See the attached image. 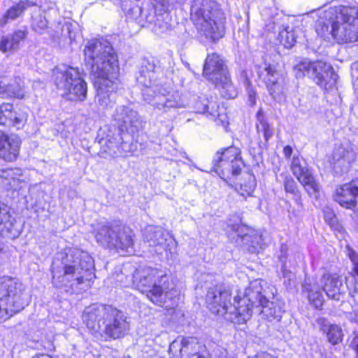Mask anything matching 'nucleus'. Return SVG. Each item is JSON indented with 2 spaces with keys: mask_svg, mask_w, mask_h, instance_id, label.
Segmentation results:
<instances>
[{
  "mask_svg": "<svg viewBox=\"0 0 358 358\" xmlns=\"http://www.w3.org/2000/svg\"><path fill=\"white\" fill-rule=\"evenodd\" d=\"M324 219L327 222H328L329 224L332 225L335 222L336 217L333 212H331L330 210H324Z\"/></svg>",
  "mask_w": 358,
  "mask_h": 358,
  "instance_id": "6e6d98bb",
  "label": "nucleus"
},
{
  "mask_svg": "<svg viewBox=\"0 0 358 358\" xmlns=\"http://www.w3.org/2000/svg\"><path fill=\"white\" fill-rule=\"evenodd\" d=\"M134 231L129 227L117 225L110 248L120 253L131 254L134 252Z\"/></svg>",
  "mask_w": 358,
  "mask_h": 358,
  "instance_id": "aec40b11",
  "label": "nucleus"
},
{
  "mask_svg": "<svg viewBox=\"0 0 358 358\" xmlns=\"http://www.w3.org/2000/svg\"><path fill=\"white\" fill-rule=\"evenodd\" d=\"M317 323L320 325V329L327 334L328 341L331 344L336 345L342 341L343 334L339 326L329 324L323 317L318 318Z\"/></svg>",
  "mask_w": 358,
  "mask_h": 358,
  "instance_id": "bb28decb",
  "label": "nucleus"
},
{
  "mask_svg": "<svg viewBox=\"0 0 358 358\" xmlns=\"http://www.w3.org/2000/svg\"><path fill=\"white\" fill-rule=\"evenodd\" d=\"M1 224H3L5 227H8L6 223H1Z\"/></svg>",
  "mask_w": 358,
  "mask_h": 358,
  "instance_id": "69168bd1",
  "label": "nucleus"
},
{
  "mask_svg": "<svg viewBox=\"0 0 358 358\" xmlns=\"http://www.w3.org/2000/svg\"><path fill=\"white\" fill-rule=\"evenodd\" d=\"M311 78L321 87L327 89L336 84L337 75L332 66L322 61L313 62L312 67Z\"/></svg>",
  "mask_w": 358,
  "mask_h": 358,
  "instance_id": "6ab92c4d",
  "label": "nucleus"
},
{
  "mask_svg": "<svg viewBox=\"0 0 358 358\" xmlns=\"http://www.w3.org/2000/svg\"><path fill=\"white\" fill-rule=\"evenodd\" d=\"M0 178L2 184L9 189H20L27 182V177L20 168H10L2 170Z\"/></svg>",
  "mask_w": 358,
  "mask_h": 358,
  "instance_id": "412c9836",
  "label": "nucleus"
},
{
  "mask_svg": "<svg viewBox=\"0 0 358 358\" xmlns=\"http://www.w3.org/2000/svg\"><path fill=\"white\" fill-rule=\"evenodd\" d=\"M62 271L53 262L52 266V282L57 287H76L85 280L92 279L93 261L87 253L74 249L66 255L62 261Z\"/></svg>",
  "mask_w": 358,
  "mask_h": 358,
  "instance_id": "20e7f679",
  "label": "nucleus"
},
{
  "mask_svg": "<svg viewBox=\"0 0 358 358\" xmlns=\"http://www.w3.org/2000/svg\"><path fill=\"white\" fill-rule=\"evenodd\" d=\"M288 248L286 245L282 244L280 247V254L279 255V260L282 263V273L284 278H290L291 273L286 269L287 259Z\"/></svg>",
  "mask_w": 358,
  "mask_h": 358,
  "instance_id": "49530a36",
  "label": "nucleus"
},
{
  "mask_svg": "<svg viewBox=\"0 0 358 358\" xmlns=\"http://www.w3.org/2000/svg\"><path fill=\"white\" fill-rule=\"evenodd\" d=\"M322 289L328 297L338 301L343 292V282L336 275L324 273L322 278Z\"/></svg>",
  "mask_w": 358,
  "mask_h": 358,
  "instance_id": "4be33fe9",
  "label": "nucleus"
},
{
  "mask_svg": "<svg viewBox=\"0 0 358 358\" xmlns=\"http://www.w3.org/2000/svg\"><path fill=\"white\" fill-rule=\"evenodd\" d=\"M284 187L286 192L290 193L294 196H297V185L293 178H292L291 177L286 178L284 182Z\"/></svg>",
  "mask_w": 358,
  "mask_h": 358,
  "instance_id": "3c124183",
  "label": "nucleus"
},
{
  "mask_svg": "<svg viewBox=\"0 0 358 358\" xmlns=\"http://www.w3.org/2000/svg\"><path fill=\"white\" fill-rule=\"evenodd\" d=\"M17 50L10 35L3 36L0 40V51L3 53Z\"/></svg>",
  "mask_w": 358,
  "mask_h": 358,
  "instance_id": "de8ad7c7",
  "label": "nucleus"
},
{
  "mask_svg": "<svg viewBox=\"0 0 358 358\" xmlns=\"http://www.w3.org/2000/svg\"><path fill=\"white\" fill-rule=\"evenodd\" d=\"M109 132L111 134L106 135V143H108V147L110 150L117 148L120 153H127L131 151L130 149H127L129 146L127 143L122 141L119 130L114 127L109 129Z\"/></svg>",
  "mask_w": 358,
  "mask_h": 358,
  "instance_id": "c85d7f7f",
  "label": "nucleus"
},
{
  "mask_svg": "<svg viewBox=\"0 0 358 358\" xmlns=\"http://www.w3.org/2000/svg\"><path fill=\"white\" fill-rule=\"evenodd\" d=\"M27 33L26 31L17 30L15 31L13 34L10 35L17 50L19 48L20 43L24 40V38L27 37Z\"/></svg>",
  "mask_w": 358,
  "mask_h": 358,
  "instance_id": "603ef678",
  "label": "nucleus"
},
{
  "mask_svg": "<svg viewBox=\"0 0 358 358\" xmlns=\"http://www.w3.org/2000/svg\"><path fill=\"white\" fill-rule=\"evenodd\" d=\"M152 92L150 89H147L145 92V101L151 104L154 109L166 113L171 109L185 108L188 105L185 97L178 92L166 96L162 87L156 94H152Z\"/></svg>",
  "mask_w": 358,
  "mask_h": 358,
  "instance_id": "1a4fd4ad",
  "label": "nucleus"
},
{
  "mask_svg": "<svg viewBox=\"0 0 358 358\" xmlns=\"http://www.w3.org/2000/svg\"><path fill=\"white\" fill-rule=\"evenodd\" d=\"M256 127L258 133H263L266 141H268L273 134V129L266 122L262 109L257 113Z\"/></svg>",
  "mask_w": 358,
  "mask_h": 358,
  "instance_id": "ea45409f",
  "label": "nucleus"
},
{
  "mask_svg": "<svg viewBox=\"0 0 358 358\" xmlns=\"http://www.w3.org/2000/svg\"><path fill=\"white\" fill-rule=\"evenodd\" d=\"M316 32L321 37L331 36L338 43L358 40V6H331L320 11Z\"/></svg>",
  "mask_w": 358,
  "mask_h": 358,
  "instance_id": "f03ea898",
  "label": "nucleus"
},
{
  "mask_svg": "<svg viewBox=\"0 0 358 358\" xmlns=\"http://www.w3.org/2000/svg\"><path fill=\"white\" fill-rule=\"evenodd\" d=\"M206 103L200 107L199 103H197L196 108L199 113H208L215 121L220 120L224 122L226 120L224 113H222V108H220L219 104L214 101H206Z\"/></svg>",
  "mask_w": 358,
  "mask_h": 358,
  "instance_id": "473e14b6",
  "label": "nucleus"
},
{
  "mask_svg": "<svg viewBox=\"0 0 358 358\" xmlns=\"http://www.w3.org/2000/svg\"><path fill=\"white\" fill-rule=\"evenodd\" d=\"M3 216L6 217H8V215L5 214Z\"/></svg>",
  "mask_w": 358,
  "mask_h": 358,
  "instance_id": "338daca9",
  "label": "nucleus"
},
{
  "mask_svg": "<svg viewBox=\"0 0 358 358\" xmlns=\"http://www.w3.org/2000/svg\"><path fill=\"white\" fill-rule=\"evenodd\" d=\"M291 169L294 176L303 186L310 195H315L320 192V185L316 182L311 172L308 169L306 162L299 157H294Z\"/></svg>",
  "mask_w": 358,
  "mask_h": 358,
  "instance_id": "4468645a",
  "label": "nucleus"
},
{
  "mask_svg": "<svg viewBox=\"0 0 358 358\" xmlns=\"http://www.w3.org/2000/svg\"><path fill=\"white\" fill-rule=\"evenodd\" d=\"M355 318H351V320H354L356 322H358V311L357 310H355Z\"/></svg>",
  "mask_w": 358,
  "mask_h": 358,
  "instance_id": "bf43d9fd",
  "label": "nucleus"
},
{
  "mask_svg": "<svg viewBox=\"0 0 358 358\" xmlns=\"http://www.w3.org/2000/svg\"><path fill=\"white\" fill-rule=\"evenodd\" d=\"M55 83L62 96L71 101H84L87 97V83L78 68L62 66L53 71Z\"/></svg>",
  "mask_w": 358,
  "mask_h": 358,
  "instance_id": "423d86ee",
  "label": "nucleus"
},
{
  "mask_svg": "<svg viewBox=\"0 0 358 358\" xmlns=\"http://www.w3.org/2000/svg\"><path fill=\"white\" fill-rule=\"evenodd\" d=\"M113 119L121 130H125L131 134L137 132L143 127V122L138 113L129 107L124 106L117 107L113 115Z\"/></svg>",
  "mask_w": 358,
  "mask_h": 358,
  "instance_id": "dca6fc26",
  "label": "nucleus"
},
{
  "mask_svg": "<svg viewBox=\"0 0 358 358\" xmlns=\"http://www.w3.org/2000/svg\"><path fill=\"white\" fill-rule=\"evenodd\" d=\"M303 292L308 293L309 302L315 308H320L323 304V296L318 287L315 284H312L310 278H306L303 285Z\"/></svg>",
  "mask_w": 358,
  "mask_h": 358,
  "instance_id": "c756f323",
  "label": "nucleus"
},
{
  "mask_svg": "<svg viewBox=\"0 0 358 358\" xmlns=\"http://www.w3.org/2000/svg\"><path fill=\"white\" fill-rule=\"evenodd\" d=\"M31 26L34 31L43 34L48 27V22L45 13L41 10L35 12L31 17Z\"/></svg>",
  "mask_w": 358,
  "mask_h": 358,
  "instance_id": "58836bf2",
  "label": "nucleus"
},
{
  "mask_svg": "<svg viewBox=\"0 0 358 358\" xmlns=\"http://www.w3.org/2000/svg\"><path fill=\"white\" fill-rule=\"evenodd\" d=\"M259 77L265 82L270 94L274 98L281 92V87L278 84L279 74L273 66L266 63L264 64V66L259 71Z\"/></svg>",
  "mask_w": 358,
  "mask_h": 358,
  "instance_id": "5701e85b",
  "label": "nucleus"
},
{
  "mask_svg": "<svg viewBox=\"0 0 358 358\" xmlns=\"http://www.w3.org/2000/svg\"><path fill=\"white\" fill-rule=\"evenodd\" d=\"M260 308L259 311L262 318L272 322L273 320L279 321L282 317L281 308L273 302L269 301L266 299V302L261 303L258 305Z\"/></svg>",
  "mask_w": 358,
  "mask_h": 358,
  "instance_id": "7c9ffc66",
  "label": "nucleus"
},
{
  "mask_svg": "<svg viewBox=\"0 0 358 358\" xmlns=\"http://www.w3.org/2000/svg\"><path fill=\"white\" fill-rule=\"evenodd\" d=\"M21 139L16 135H8L6 143L3 144V150L1 152V159L12 162L16 161L20 154Z\"/></svg>",
  "mask_w": 358,
  "mask_h": 358,
  "instance_id": "a878e982",
  "label": "nucleus"
},
{
  "mask_svg": "<svg viewBox=\"0 0 358 358\" xmlns=\"http://www.w3.org/2000/svg\"><path fill=\"white\" fill-rule=\"evenodd\" d=\"M110 306L94 304L83 311V321L87 327L94 333L102 332Z\"/></svg>",
  "mask_w": 358,
  "mask_h": 358,
  "instance_id": "2eb2a0df",
  "label": "nucleus"
},
{
  "mask_svg": "<svg viewBox=\"0 0 358 358\" xmlns=\"http://www.w3.org/2000/svg\"><path fill=\"white\" fill-rule=\"evenodd\" d=\"M31 6L28 1H21L10 7L0 19V27L5 26L8 20H14L20 17L24 10Z\"/></svg>",
  "mask_w": 358,
  "mask_h": 358,
  "instance_id": "72a5a7b5",
  "label": "nucleus"
},
{
  "mask_svg": "<svg viewBox=\"0 0 358 358\" xmlns=\"http://www.w3.org/2000/svg\"><path fill=\"white\" fill-rule=\"evenodd\" d=\"M199 343L193 338L178 337L169 346L171 358H206L199 353Z\"/></svg>",
  "mask_w": 358,
  "mask_h": 358,
  "instance_id": "ddd939ff",
  "label": "nucleus"
},
{
  "mask_svg": "<svg viewBox=\"0 0 358 358\" xmlns=\"http://www.w3.org/2000/svg\"><path fill=\"white\" fill-rule=\"evenodd\" d=\"M165 18L164 16L157 17L154 22L153 31L157 35H162L170 29L169 23L164 22Z\"/></svg>",
  "mask_w": 358,
  "mask_h": 358,
  "instance_id": "a18cd8bd",
  "label": "nucleus"
},
{
  "mask_svg": "<svg viewBox=\"0 0 358 358\" xmlns=\"http://www.w3.org/2000/svg\"><path fill=\"white\" fill-rule=\"evenodd\" d=\"M227 66L221 57L216 54L208 55L203 69V76L209 81L217 83L228 74Z\"/></svg>",
  "mask_w": 358,
  "mask_h": 358,
  "instance_id": "a211bd4d",
  "label": "nucleus"
},
{
  "mask_svg": "<svg viewBox=\"0 0 358 358\" xmlns=\"http://www.w3.org/2000/svg\"><path fill=\"white\" fill-rule=\"evenodd\" d=\"M164 236V231L162 229H157L154 231V234L148 239L150 245L156 247L155 252L158 254H162L164 250H166L167 240Z\"/></svg>",
  "mask_w": 358,
  "mask_h": 358,
  "instance_id": "4c0bfd02",
  "label": "nucleus"
},
{
  "mask_svg": "<svg viewBox=\"0 0 358 358\" xmlns=\"http://www.w3.org/2000/svg\"><path fill=\"white\" fill-rule=\"evenodd\" d=\"M133 278L137 289L145 293L153 303L159 306L164 303L169 277L164 271L151 267L141 268L135 271Z\"/></svg>",
  "mask_w": 358,
  "mask_h": 358,
  "instance_id": "39448f33",
  "label": "nucleus"
},
{
  "mask_svg": "<svg viewBox=\"0 0 358 358\" xmlns=\"http://www.w3.org/2000/svg\"><path fill=\"white\" fill-rule=\"evenodd\" d=\"M231 294L222 286L216 285L208 289L206 301L209 310L214 314L224 317L234 324H241L236 320L239 319L237 303H231Z\"/></svg>",
  "mask_w": 358,
  "mask_h": 358,
  "instance_id": "0eeeda50",
  "label": "nucleus"
},
{
  "mask_svg": "<svg viewBox=\"0 0 358 358\" xmlns=\"http://www.w3.org/2000/svg\"><path fill=\"white\" fill-rule=\"evenodd\" d=\"M340 152H342L343 155L342 156V158H340L338 157L337 152H334V159L337 160L338 163L341 165H349L350 162L353 160L352 155L349 152H346L345 150H341ZM348 169V166H346V169Z\"/></svg>",
  "mask_w": 358,
  "mask_h": 358,
  "instance_id": "8fccbe9b",
  "label": "nucleus"
},
{
  "mask_svg": "<svg viewBox=\"0 0 358 358\" xmlns=\"http://www.w3.org/2000/svg\"><path fill=\"white\" fill-rule=\"evenodd\" d=\"M152 20H153L152 18V19L147 18V21L150 22V23L152 22Z\"/></svg>",
  "mask_w": 358,
  "mask_h": 358,
  "instance_id": "680f3d73",
  "label": "nucleus"
},
{
  "mask_svg": "<svg viewBox=\"0 0 358 358\" xmlns=\"http://www.w3.org/2000/svg\"><path fill=\"white\" fill-rule=\"evenodd\" d=\"M0 94L22 99L25 96L23 82L20 77L15 78L13 83L0 85Z\"/></svg>",
  "mask_w": 358,
  "mask_h": 358,
  "instance_id": "cd10ccee",
  "label": "nucleus"
},
{
  "mask_svg": "<svg viewBox=\"0 0 358 358\" xmlns=\"http://www.w3.org/2000/svg\"><path fill=\"white\" fill-rule=\"evenodd\" d=\"M12 114L10 117L12 121L10 128H15L16 129H23L28 120L27 111L20 108H15L13 106Z\"/></svg>",
  "mask_w": 358,
  "mask_h": 358,
  "instance_id": "e433bc0d",
  "label": "nucleus"
},
{
  "mask_svg": "<svg viewBox=\"0 0 358 358\" xmlns=\"http://www.w3.org/2000/svg\"><path fill=\"white\" fill-rule=\"evenodd\" d=\"M348 256L354 265V271L358 276V255L353 250H349Z\"/></svg>",
  "mask_w": 358,
  "mask_h": 358,
  "instance_id": "5fc2aeb1",
  "label": "nucleus"
},
{
  "mask_svg": "<svg viewBox=\"0 0 358 358\" xmlns=\"http://www.w3.org/2000/svg\"><path fill=\"white\" fill-rule=\"evenodd\" d=\"M334 198L341 207L355 210L358 206V179L338 186Z\"/></svg>",
  "mask_w": 358,
  "mask_h": 358,
  "instance_id": "f3484780",
  "label": "nucleus"
},
{
  "mask_svg": "<svg viewBox=\"0 0 358 358\" xmlns=\"http://www.w3.org/2000/svg\"><path fill=\"white\" fill-rule=\"evenodd\" d=\"M190 19L201 40L216 41L225 34V18L214 0H193Z\"/></svg>",
  "mask_w": 358,
  "mask_h": 358,
  "instance_id": "7ed1b4c3",
  "label": "nucleus"
},
{
  "mask_svg": "<svg viewBox=\"0 0 358 358\" xmlns=\"http://www.w3.org/2000/svg\"><path fill=\"white\" fill-rule=\"evenodd\" d=\"M266 283L264 280L257 279L252 281L249 287L245 289L244 296L241 298L238 296H234V300L238 305L239 319L237 322L243 324L251 317L252 309L261 303L266 302V298L262 295L264 285Z\"/></svg>",
  "mask_w": 358,
  "mask_h": 358,
  "instance_id": "6e6552de",
  "label": "nucleus"
},
{
  "mask_svg": "<svg viewBox=\"0 0 358 358\" xmlns=\"http://www.w3.org/2000/svg\"><path fill=\"white\" fill-rule=\"evenodd\" d=\"M13 104L4 103L0 105V124L8 128H10L12 123L10 117L12 116Z\"/></svg>",
  "mask_w": 358,
  "mask_h": 358,
  "instance_id": "a19ab883",
  "label": "nucleus"
},
{
  "mask_svg": "<svg viewBox=\"0 0 358 358\" xmlns=\"http://www.w3.org/2000/svg\"><path fill=\"white\" fill-rule=\"evenodd\" d=\"M116 227L109 222H99L94 226V234L96 241L103 245L110 248L112 241L114 239Z\"/></svg>",
  "mask_w": 358,
  "mask_h": 358,
  "instance_id": "b1692460",
  "label": "nucleus"
},
{
  "mask_svg": "<svg viewBox=\"0 0 358 358\" xmlns=\"http://www.w3.org/2000/svg\"><path fill=\"white\" fill-rule=\"evenodd\" d=\"M154 78L155 73L153 71H145L144 70L141 71L139 76L137 78L138 83L143 87L142 89V94L144 100L145 92L147 89H150L152 91V94H156L162 87L152 80Z\"/></svg>",
  "mask_w": 358,
  "mask_h": 358,
  "instance_id": "2f4dec72",
  "label": "nucleus"
},
{
  "mask_svg": "<svg viewBox=\"0 0 358 358\" xmlns=\"http://www.w3.org/2000/svg\"><path fill=\"white\" fill-rule=\"evenodd\" d=\"M106 319L103 331L108 338H119L126 334L129 329L126 317L120 310L110 306Z\"/></svg>",
  "mask_w": 358,
  "mask_h": 358,
  "instance_id": "f8f14e48",
  "label": "nucleus"
},
{
  "mask_svg": "<svg viewBox=\"0 0 358 358\" xmlns=\"http://www.w3.org/2000/svg\"><path fill=\"white\" fill-rule=\"evenodd\" d=\"M283 153L285 156L287 158L290 157L292 153V148L289 145H287L283 149Z\"/></svg>",
  "mask_w": 358,
  "mask_h": 358,
  "instance_id": "13d9d810",
  "label": "nucleus"
},
{
  "mask_svg": "<svg viewBox=\"0 0 358 358\" xmlns=\"http://www.w3.org/2000/svg\"><path fill=\"white\" fill-rule=\"evenodd\" d=\"M71 23H66L62 27L63 35H67L71 42L75 41L76 38V33L73 31Z\"/></svg>",
  "mask_w": 358,
  "mask_h": 358,
  "instance_id": "864d4df0",
  "label": "nucleus"
},
{
  "mask_svg": "<svg viewBox=\"0 0 358 358\" xmlns=\"http://www.w3.org/2000/svg\"><path fill=\"white\" fill-rule=\"evenodd\" d=\"M350 346L358 355V336H355L351 341Z\"/></svg>",
  "mask_w": 358,
  "mask_h": 358,
  "instance_id": "4d7b16f0",
  "label": "nucleus"
},
{
  "mask_svg": "<svg viewBox=\"0 0 358 358\" xmlns=\"http://www.w3.org/2000/svg\"><path fill=\"white\" fill-rule=\"evenodd\" d=\"M23 284L10 278H0V300L12 303L17 310H22L27 305Z\"/></svg>",
  "mask_w": 358,
  "mask_h": 358,
  "instance_id": "9d476101",
  "label": "nucleus"
},
{
  "mask_svg": "<svg viewBox=\"0 0 358 358\" xmlns=\"http://www.w3.org/2000/svg\"><path fill=\"white\" fill-rule=\"evenodd\" d=\"M313 66V62L310 61L303 60L300 62L294 68L295 76L296 78H303L306 76L310 78Z\"/></svg>",
  "mask_w": 358,
  "mask_h": 358,
  "instance_id": "79ce46f5",
  "label": "nucleus"
},
{
  "mask_svg": "<svg viewBox=\"0 0 358 358\" xmlns=\"http://www.w3.org/2000/svg\"><path fill=\"white\" fill-rule=\"evenodd\" d=\"M289 266L290 267H295L296 266V262H292L291 261V257H289Z\"/></svg>",
  "mask_w": 358,
  "mask_h": 358,
  "instance_id": "052dcab7",
  "label": "nucleus"
},
{
  "mask_svg": "<svg viewBox=\"0 0 358 358\" xmlns=\"http://www.w3.org/2000/svg\"><path fill=\"white\" fill-rule=\"evenodd\" d=\"M215 171L220 175L224 172L231 171L233 175H237L241 170L243 162L241 157V150L236 147H229L223 152H217L213 159Z\"/></svg>",
  "mask_w": 358,
  "mask_h": 358,
  "instance_id": "9b49d317",
  "label": "nucleus"
},
{
  "mask_svg": "<svg viewBox=\"0 0 358 358\" xmlns=\"http://www.w3.org/2000/svg\"><path fill=\"white\" fill-rule=\"evenodd\" d=\"M243 229V227H237L234 229V233L237 236L236 242L247 246L251 252H255L259 248H262V236L254 232L242 234Z\"/></svg>",
  "mask_w": 358,
  "mask_h": 358,
  "instance_id": "393cba45",
  "label": "nucleus"
},
{
  "mask_svg": "<svg viewBox=\"0 0 358 358\" xmlns=\"http://www.w3.org/2000/svg\"><path fill=\"white\" fill-rule=\"evenodd\" d=\"M85 60L91 65L96 89V103L99 110H106L114 103L118 89L120 73L117 55L107 40H92L85 49Z\"/></svg>",
  "mask_w": 358,
  "mask_h": 358,
  "instance_id": "f257e3e1",
  "label": "nucleus"
},
{
  "mask_svg": "<svg viewBox=\"0 0 358 358\" xmlns=\"http://www.w3.org/2000/svg\"><path fill=\"white\" fill-rule=\"evenodd\" d=\"M244 85L246 89V93L248 97V101L251 106L256 104L257 93L254 87H252L250 82L247 78H245Z\"/></svg>",
  "mask_w": 358,
  "mask_h": 358,
  "instance_id": "09e8293b",
  "label": "nucleus"
},
{
  "mask_svg": "<svg viewBox=\"0 0 358 358\" xmlns=\"http://www.w3.org/2000/svg\"><path fill=\"white\" fill-rule=\"evenodd\" d=\"M220 90L221 95L226 99H234L238 96V91L232 83L229 73L221 78L217 83H213Z\"/></svg>",
  "mask_w": 358,
  "mask_h": 358,
  "instance_id": "f704fd0d",
  "label": "nucleus"
},
{
  "mask_svg": "<svg viewBox=\"0 0 358 358\" xmlns=\"http://www.w3.org/2000/svg\"><path fill=\"white\" fill-rule=\"evenodd\" d=\"M21 310H17L12 303L0 300V322L5 321Z\"/></svg>",
  "mask_w": 358,
  "mask_h": 358,
  "instance_id": "37998d69",
  "label": "nucleus"
},
{
  "mask_svg": "<svg viewBox=\"0 0 358 358\" xmlns=\"http://www.w3.org/2000/svg\"><path fill=\"white\" fill-rule=\"evenodd\" d=\"M355 292H358V287L357 286L355 287Z\"/></svg>",
  "mask_w": 358,
  "mask_h": 358,
  "instance_id": "e2e57ef3",
  "label": "nucleus"
},
{
  "mask_svg": "<svg viewBox=\"0 0 358 358\" xmlns=\"http://www.w3.org/2000/svg\"><path fill=\"white\" fill-rule=\"evenodd\" d=\"M256 186L257 182L255 176L250 173H247L241 182L236 187V189L241 196L245 199L252 196Z\"/></svg>",
  "mask_w": 358,
  "mask_h": 358,
  "instance_id": "c9c22d12",
  "label": "nucleus"
},
{
  "mask_svg": "<svg viewBox=\"0 0 358 358\" xmlns=\"http://www.w3.org/2000/svg\"><path fill=\"white\" fill-rule=\"evenodd\" d=\"M182 156H183L184 157L187 158V159L188 158V157H187V155H186V153H183V155H182Z\"/></svg>",
  "mask_w": 358,
  "mask_h": 358,
  "instance_id": "0e129e2a",
  "label": "nucleus"
},
{
  "mask_svg": "<svg viewBox=\"0 0 358 358\" xmlns=\"http://www.w3.org/2000/svg\"><path fill=\"white\" fill-rule=\"evenodd\" d=\"M280 43L286 48H292L296 41L294 34L292 31H288L287 29L280 31L279 34Z\"/></svg>",
  "mask_w": 358,
  "mask_h": 358,
  "instance_id": "c03bdc74",
  "label": "nucleus"
}]
</instances>
